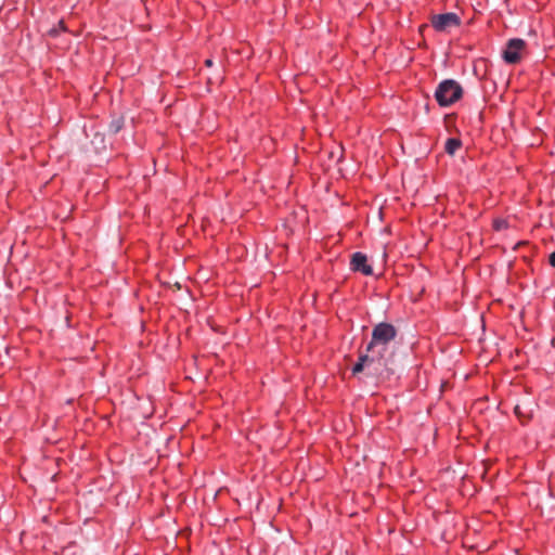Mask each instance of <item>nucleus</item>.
Segmentation results:
<instances>
[{
    "instance_id": "nucleus-1",
    "label": "nucleus",
    "mask_w": 555,
    "mask_h": 555,
    "mask_svg": "<svg viewBox=\"0 0 555 555\" xmlns=\"http://www.w3.org/2000/svg\"><path fill=\"white\" fill-rule=\"evenodd\" d=\"M385 353L386 351L380 349L369 350V347H366L365 353L359 357L358 362L352 367V373L364 372L370 377L383 376L388 371V359Z\"/></svg>"
},
{
    "instance_id": "nucleus-2",
    "label": "nucleus",
    "mask_w": 555,
    "mask_h": 555,
    "mask_svg": "<svg viewBox=\"0 0 555 555\" xmlns=\"http://www.w3.org/2000/svg\"><path fill=\"white\" fill-rule=\"evenodd\" d=\"M397 336L396 327L386 322L378 323L372 331V339L369 343V350L380 349L387 351L388 344Z\"/></svg>"
},
{
    "instance_id": "nucleus-3",
    "label": "nucleus",
    "mask_w": 555,
    "mask_h": 555,
    "mask_svg": "<svg viewBox=\"0 0 555 555\" xmlns=\"http://www.w3.org/2000/svg\"><path fill=\"white\" fill-rule=\"evenodd\" d=\"M462 87L452 79L441 81L435 92V98L440 106H450L461 99Z\"/></svg>"
},
{
    "instance_id": "nucleus-4",
    "label": "nucleus",
    "mask_w": 555,
    "mask_h": 555,
    "mask_svg": "<svg viewBox=\"0 0 555 555\" xmlns=\"http://www.w3.org/2000/svg\"><path fill=\"white\" fill-rule=\"evenodd\" d=\"M526 48V42L522 39H509L506 48L503 51V59L508 64H516L521 60L522 52Z\"/></svg>"
},
{
    "instance_id": "nucleus-5",
    "label": "nucleus",
    "mask_w": 555,
    "mask_h": 555,
    "mask_svg": "<svg viewBox=\"0 0 555 555\" xmlns=\"http://www.w3.org/2000/svg\"><path fill=\"white\" fill-rule=\"evenodd\" d=\"M460 24L461 20L459 15L452 12L434 15L431 17V25L437 31H448L453 27H457Z\"/></svg>"
},
{
    "instance_id": "nucleus-6",
    "label": "nucleus",
    "mask_w": 555,
    "mask_h": 555,
    "mask_svg": "<svg viewBox=\"0 0 555 555\" xmlns=\"http://www.w3.org/2000/svg\"><path fill=\"white\" fill-rule=\"evenodd\" d=\"M367 258L362 253H354L351 258V269L353 271H359L365 275H371L373 273L372 267L366 263Z\"/></svg>"
},
{
    "instance_id": "nucleus-7",
    "label": "nucleus",
    "mask_w": 555,
    "mask_h": 555,
    "mask_svg": "<svg viewBox=\"0 0 555 555\" xmlns=\"http://www.w3.org/2000/svg\"><path fill=\"white\" fill-rule=\"evenodd\" d=\"M461 145L462 143L459 139L450 138L446 142L444 150L449 155H454Z\"/></svg>"
},
{
    "instance_id": "nucleus-8",
    "label": "nucleus",
    "mask_w": 555,
    "mask_h": 555,
    "mask_svg": "<svg viewBox=\"0 0 555 555\" xmlns=\"http://www.w3.org/2000/svg\"><path fill=\"white\" fill-rule=\"evenodd\" d=\"M122 126H124L122 117L114 118L109 124V131L115 134L121 130Z\"/></svg>"
},
{
    "instance_id": "nucleus-9",
    "label": "nucleus",
    "mask_w": 555,
    "mask_h": 555,
    "mask_svg": "<svg viewBox=\"0 0 555 555\" xmlns=\"http://www.w3.org/2000/svg\"><path fill=\"white\" fill-rule=\"evenodd\" d=\"M494 227L496 230H502V229L506 228V221L496 220V221H494Z\"/></svg>"
},
{
    "instance_id": "nucleus-10",
    "label": "nucleus",
    "mask_w": 555,
    "mask_h": 555,
    "mask_svg": "<svg viewBox=\"0 0 555 555\" xmlns=\"http://www.w3.org/2000/svg\"><path fill=\"white\" fill-rule=\"evenodd\" d=\"M516 415H518L519 417H521L524 414H522V411H521V406L519 404H517L514 409Z\"/></svg>"
},
{
    "instance_id": "nucleus-11",
    "label": "nucleus",
    "mask_w": 555,
    "mask_h": 555,
    "mask_svg": "<svg viewBox=\"0 0 555 555\" xmlns=\"http://www.w3.org/2000/svg\"><path fill=\"white\" fill-rule=\"evenodd\" d=\"M548 260L551 266L555 267V251L550 255Z\"/></svg>"
},
{
    "instance_id": "nucleus-12",
    "label": "nucleus",
    "mask_w": 555,
    "mask_h": 555,
    "mask_svg": "<svg viewBox=\"0 0 555 555\" xmlns=\"http://www.w3.org/2000/svg\"><path fill=\"white\" fill-rule=\"evenodd\" d=\"M205 64H206V66H211L212 65V61L210 59H208V60L205 61Z\"/></svg>"
}]
</instances>
